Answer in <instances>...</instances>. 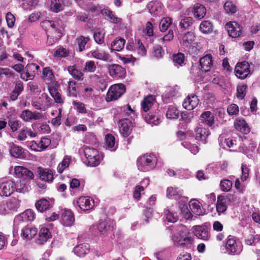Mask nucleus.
I'll return each mask as SVG.
<instances>
[{
    "label": "nucleus",
    "mask_w": 260,
    "mask_h": 260,
    "mask_svg": "<svg viewBox=\"0 0 260 260\" xmlns=\"http://www.w3.org/2000/svg\"><path fill=\"white\" fill-rule=\"evenodd\" d=\"M157 158L153 154H146L137 159V167L142 172H147L153 169L157 163Z\"/></svg>",
    "instance_id": "obj_1"
},
{
    "label": "nucleus",
    "mask_w": 260,
    "mask_h": 260,
    "mask_svg": "<svg viewBox=\"0 0 260 260\" xmlns=\"http://www.w3.org/2000/svg\"><path fill=\"white\" fill-rule=\"evenodd\" d=\"M84 154L85 157L84 163L90 167L98 166L103 158L102 154L96 149L88 147L84 148Z\"/></svg>",
    "instance_id": "obj_2"
},
{
    "label": "nucleus",
    "mask_w": 260,
    "mask_h": 260,
    "mask_svg": "<svg viewBox=\"0 0 260 260\" xmlns=\"http://www.w3.org/2000/svg\"><path fill=\"white\" fill-rule=\"evenodd\" d=\"M173 240L176 244L182 247L191 245L193 242L191 234L185 228L179 231L174 236Z\"/></svg>",
    "instance_id": "obj_3"
},
{
    "label": "nucleus",
    "mask_w": 260,
    "mask_h": 260,
    "mask_svg": "<svg viewBox=\"0 0 260 260\" xmlns=\"http://www.w3.org/2000/svg\"><path fill=\"white\" fill-rule=\"evenodd\" d=\"M125 91V86L122 83L113 85L107 93L106 100L107 102L115 101L124 94Z\"/></svg>",
    "instance_id": "obj_4"
},
{
    "label": "nucleus",
    "mask_w": 260,
    "mask_h": 260,
    "mask_svg": "<svg viewBox=\"0 0 260 260\" xmlns=\"http://www.w3.org/2000/svg\"><path fill=\"white\" fill-rule=\"evenodd\" d=\"M225 253L234 255L239 253L242 250V246L240 243L237 242L236 238L229 235L226 239L225 245Z\"/></svg>",
    "instance_id": "obj_5"
},
{
    "label": "nucleus",
    "mask_w": 260,
    "mask_h": 260,
    "mask_svg": "<svg viewBox=\"0 0 260 260\" xmlns=\"http://www.w3.org/2000/svg\"><path fill=\"white\" fill-rule=\"evenodd\" d=\"M39 69L40 67L38 64L34 63H28L25 67L24 71L21 73L20 77L25 81L32 80L38 74Z\"/></svg>",
    "instance_id": "obj_6"
},
{
    "label": "nucleus",
    "mask_w": 260,
    "mask_h": 260,
    "mask_svg": "<svg viewBox=\"0 0 260 260\" xmlns=\"http://www.w3.org/2000/svg\"><path fill=\"white\" fill-rule=\"evenodd\" d=\"M225 29L230 37L236 38L242 34V27L235 21L229 22L225 24Z\"/></svg>",
    "instance_id": "obj_7"
},
{
    "label": "nucleus",
    "mask_w": 260,
    "mask_h": 260,
    "mask_svg": "<svg viewBox=\"0 0 260 260\" xmlns=\"http://www.w3.org/2000/svg\"><path fill=\"white\" fill-rule=\"evenodd\" d=\"M249 67L250 66L247 62L238 63L235 68L236 76L241 79L246 78L250 73Z\"/></svg>",
    "instance_id": "obj_8"
},
{
    "label": "nucleus",
    "mask_w": 260,
    "mask_h": 260,
    "mask_svg": "<svg viewBox=\"0 0 260 260\" xmlns=\"http://www.w3.org/2000/svg\"><path fill=\"white\" fill-rule=\"evenodd\" d=\"M15 191V182L8 180L0 183V196L9 197Z\"/></svg>",
    "instance_id": "obj_9"
},
{
    "label": "nucleus",
    "mask_w": 260,
    "mask_h": 260,
    "mask_svg": "<svg viewBox=\"0 0 260 260\" xmlns=\"http://www.w3.org/2000/svg\"><path fill=\"white\" fill-rule=\"evenodd\" d=\"M101 13L105 17L106 20L111 23L121 24L122 19L118 17L115 13L108 7L100 10Z\"/></svg>",
    "instance_id": "obj_10"
},
{
    "label": "nucleus",
    "mask_w": 260,
    "mask_h": 260,
    "mask_svg": "<svg viewBox=\"0 0 260 260\" xmlns=\"http://www.w3.org/2000/svg\"><path fill=\"white\" fill-rule=\"evenodd\" d=\"M110 75L116 79L124 78L125 76L126 71L124 68L118 64H113L108 67Z\"/></svg>",
    "instance_id": "obj_11"
},
{
    "label": "nucleus",
    "mask_w": 260,
    "mask_h": 260,
    "mask_svg": "<svg viewBox=\"0 0 260 260\" xmlns=\"http://www.w3.org/2000/svg\"><path fill=\"white\" fill-rule=\"evenodd\" d=\"M192 232L196 236L203 240H209L210 238V235L206 226H194L192 228Z\"/></svg>",
    "instance_id": "obj_12"
},
{
    "label": "nucleus",
    "mask_w": 260,
    "mask_h": 260,
    "mask_svg": "<svg viewBox=\"0 0 260 260\" xmlns=\"http://www.w3.org/2000/svg\"><path fill=\"white\" fill-rule=\"evenodd\" d=\"M181 44L184 48L186 49L194 47L196 44V36L194 33L192 31L185 33L182 37Z\"/></svg>",
    "instance_id": "obj_13"
},
{
    "label": "nucleus",
    "mask_w": 260,
    "mask_h": 260,
    "mask_svg": "<svg viewBox=\"0 0 260 260\" xmlns=\"http://www.w3.org/2000/svg\"><path fill=\"white\" fill-rule=\"evenodd\" d=\"M119 127L120 133L123 137L128 136L132 129V123L127 118L121 119L119 122Z\"/></svg>",
    "instance_id": "obj_14"
},
{
    "label": "nucleus",
    "mask_w": 260,
    "mask_h": 260,
    "mask_svg": "<svg viewBox=\"0 0 260 260\" xmlns=\"http://www.w3.org/2000/svg\"><path fill=\"white\" fill-rule=\"evenodd\" d=\"M112 224L113 222L110 219L100 220L98 226V229L101 234L106 236L112 231Z\"/></svg>",
    "instance_id": "obj_15"
},
{
    "label": "nucleus",
    "mask_w": 260,
    "mask_h": 260,
    "mask_svg": "<svg viewBox=\"0 0 260 260\" xmlns=\"http://www.w3.org/2000/svg\"><path fill=\"white\" fill-rule=\"evenodd\" d=\"M20 117L25 121H29L32 120H39L43 117L42 113L38 112H32L29 110H25L21 114Z\"/></svg>",
    "instance_id": "obj_16"
},
{
    "label": "nucleus",
    "mask_w": 260,
    "mask_h": 260,
    "mask_svg": "<svg viewBox=\"0 0 260 260\" xmlns=\"http://www.w3.org/2000/svg\"><path fill=\"white\" fill-rule=\"evenodd\" d=\"M74 221V216L70 210L63 209L61 213V222L65 226H71Z\"/></svg>",
    "instance_id": "obj_17"
},
{
    "label": "nucleus",
    "mask_w": 260,
    "mask_h": 260,
    "mask_svg": "<svg viewBox=\"0 0 260 260\" xmlns=\"http://www.w3.org/2000/svg\"><path fill=\"white\" fill-rule=\"evenodd\" d=\"M199 102L197 96L194 94L190 95L184 100L182 105L187 110H191L198 106Z\"/></svg>",
    "instance_id": "obj_18"
},
{
    "label": "nucleus",
    "mask_w": 260,
    "mask_h": 260,
    "mask_svg": "<svg viewBox=\"0 0 260 260\" xmlns=\"http://www.w3.org/2000/svg\"><path fill=\"white\" fill-rule=\"evenodd\" d=\"M10 153L11 156L16 158H22L26 157L24 149L13 143L10 144Z\"/></svg>",
    "instance_id": "obj_19"
},
{
    "label": "nucleus",
    "mask_w": 260,
    "mask_h": 260,
    "mask_svg": "<svg viewBox=\"0 0 260 260\" xmlns=\"http://www.w3.org/2000/svg\"><path fill=\"white\" fill-rule=\"evenodd\" d=\"M201 69L203 72L209 71L212 66V56L210 54H207L201 57L200 59Z\"/></svg>",
    "instance_id": "obj_20"
},
{
    "label": "nucleus",
    "mask_w": 260,
    "mask_h": 260,
    "mask_svg": "<svg viewBox=\"0 0 260 260\" xmlns=\"http://www.w3.org/2000/svg\"><path fill=\"white\" fill-rule=\"evenodd\" d=\"M37 172L39 175L40 178L46 182H51L53 180V175L50 170L43 169L41 167L38 168Z\"/></svg>",
    "instance_id": "obj_21"
},
{
    "label": "nucleus",
    "mask_w": 260,
    "mask_h": 260,
    "mask_svg": "<svg viewBox=\"0 0 260 260\" xmlns=\"http://www.w3.org/2000/svg\"><path fill=\"white\" fill-rule=\"evenodd\" d=\"M196 138L197 140L206 143V139L210 135L209 130L208 128L200 125L196 128Z\"/></svg>",
    "instance_id": "obj_22"
},
{
    "label": "nucleus",
    "mask_w": 260,
    "mask_h": 260,
    "mask_svg": "<svg viewBox=\"0 0 260 260\" xmlns=\"http://www.w3.org/2000/svg\"><path fill=\"white\" fill-rule=\"evenodd\" d=\"M183 194V190L177 187H169L167 189V197L169 199L178 200Z\"/></svg>",
    "instance_id": "obj_23"
},
{
    "label": "nucleus",
    "mask_w": 260,
    "mask_h": 260,
    "mask_svg": "<svg viewBox=\"0 0 260 260\" xmlns=\"http://www.w3.org/2000/svg\"><path fill=\"white\" fill-rule=\"evenodd\" d=\"M29 184L28 181L24 179L20 180L16 183H15V190L23 193L27 192L30 189Z\"/></svg>",
    "instance_id": "obj_24"
},
{
    "label": "nucleus",
    "mask_w": 260,
    "mask_h": 260,
    "mask_svg": "<svg viewBox=\"0 0 260 260\" xmlns=\"http://www.w3.org/2000/svg\"><path fill=\"white\" fill-rule=\"evenodd\" d=\"M201 122L212 126L214 123V117L213 113L210 111H205L200 116Z\"/></svg>",
    "instance_id": "obj_25"
},
{
    "label": "nucleus",
    "mask_w": 260,
    "mask_h": 260,
    "mask_svg": "<svg viewBox=\"0 0 260 260\" xmlns=\"http://www.w3.org/2000/svg\"><path fill=\"white\" fill-rule=\"evenodd\" d=\"M92 57L95 59L101 60L104 61H111L112 59L110 55L107 52L104 50L99 51L98 50L92 51L91 54Z\"/></svg>",
    "instance_id": "obj_26"
},
{
    "label": "nucleus",
    "mask_w": 260,
    "mask_h": 260,
    "mask_svg": "<svg viewBox=\"0 0 260 260\" xmlns=\"http://www.w3.org/2000/svg\"><path fill=\"white\" fill-rule=\"evenodd\" d=\"M234 125L237 131L243 134H246L250 132V129L248 127L247 124L243 119H237L234 123Z\"/></svg>",
    "instance_id": "obj_27"
},
{
    "label": "nucleus",
    "mask_w": 260,
    "mask_h": 260,
    "mask_svg": "<svg viewBox=\"0 0 260 260\" xmlns=\"http://www.w3.org/2000/svg\"><path fill=\"white\" fill-rule=\"evenodd\" d=\"M35 215V213L32 210L27 209L24 212L19 214L16 219L23 222L31 221L34 219Z\"/></svg>",
    "instance_id": "obj_28"
},
{
    "label": "nucleus",
    "mask_w": 260,
    "mask_h": 260,
    "mask_svg": "<svg viewBox=\"0 0 260 260\" xmlns=\"http://www.w3.org/2000/svg\"><path fill=\"white\" fill-rule=\"evenodd\" d=\"M189 206L192 212L198 215H203L204 211L201 207L200 203L197 200H191L189 203Z\"/></svg>",
    "instance_id": "obj_29"
},
{
    "label": "nucleus",
    "mask_w": 260,
    "mask_h": 260,
    "mask_svg": "<svg viewBox=\"0 0 260 260\" xmlns=\"http://www.w3.org/2000/svg\"><path fill=\"white\" fill-rule=\"evenodd\" d=\"M227 199L223 196H219L216 203V210L220 214L226 210Z\"/></svg>",
    "instance_id": "obj_30"
},
{
    "label": "nucleus",
    "mask_w": 260,
    "mask_h": 260,
    "mask_svg": "<svg viewBox=\"0 0 260 260\" xmlns=\"http://www.w3.org/2000/svg\"><path fill=\"white\" fill-rule=\"evenodd\" d=\"M43 23L46 27H48L49 28H51L59 32L60 31L62 22L61 20L57 19L55 21L45 20L43 21Z\"/></svg>",
    "instance_id": "obj_31"
},
{
    "label": "nucleus",
    "mask_w": 260,
    "mask_h": 260,
    "mask_svg": "<svg viewBox=\"0 0 260 260\" xmlns=\"http://www.w3.org/2000/svg\"><path fill=\"white\" fill-rule=\"evenodd\" d=\"M51 237V233L49 230L46 228H42L39 233L38 243L39 244H43Z\"/></svg>",
    "instance_id": "obj_32"
},
{
    "label": "nucleus",
    "mask_w": 260,
    "mask_h": 260,
    "mask_svg": "<svg viewBox=\"0 0 260 260\" xmlns=\"http://www.w3.org/2000/svg\"><path fill=\"white\" fill-rule=\"evenodd\" d=\"M37 233V230L35 228L26 226L22 230L21 235L23 238L27 240L32 239Z\"/></svg>",
    "instance_id": "obj_33"
},
{
    "label": "nucleus",
    "mask_w": 260,
    "mask_h": 260,
    "mask_svg": "<svg viewBox=\"0 0 260 260\" xmlns=\"http://www.w3.org/2000/svg\"><path fill=\"white\" fill-rule=\"evenodd\" d=\"M38 211L43 212L50 209V202L46 199H41L38 201L35 204Z\"/></svg>",
    "instance_id": "obj_34"
},
{
    "label": "nucleus",
    "mask_w": 260,
    "mask_h": 260,
    "mask_svg": "<svg viewBox=\"0 0 260 260\" xmlns=\"http://www.w3.org/2000/svg\"><path fill=\"white\" fill-rule=\"evenodd\" d=\"M105 143L108 148L112 151H115L117 148L115 144V138L112 134H108L105 136Z\"/></svg>",
    "instance_id": "obj_35"
},
{
    "label": "nucleus",
    "mask_w": 260,
    "mask_h": 260,
    "mask_svg": "<svg viewBox=\"0 0 260 260\" xmlns=\"http://www.w3.org/2000/svg\"><path fill=\"white\" fill-rule=\"evenodd\" d=\"M125 41L122 38H116L111 43V50L120 51L124 47Z\"/></svg>",
    "instance_id": "obj_36"
},
{
    "label": "nucleus",
    "mask_w": 260,
    "mask_h": 260,
    "mask_svg": "<svg viewBox=\"0 0 260 260\" xmlns=\"http://www.w3.org/2000/svg\"><path fill=\"white\" fill-rule=\"evenodd\" d=\"M193 13L196 18L201 19L205 16L206 13V8L202 5L196 4L194 5Z\"/></svg>",
    "instance_id": "obj_37"
},
{
    "label": "nucleus",
    "mask_w": 260,
    "mask_h": 260,
    "mask_svg": "<svg viewBox=\"0 0 260 260\" xmlns=\"http://www.w3.org/2000/svg\"><path fill=\"white\" fill-rule=\"evenodd\" d=\"M94 200L89 197H82V211H87L93 209Z\"/></svg>",
    "instance_id": "obj_38"
},
{
    "label": "nucleus",
    "mask_w": 260,
    "mask_h": 260,
    "mask_svg": "<svg viewBox=\"0 0 260 260\" xmlns=\"http://www.w3.org/2000/svg\"><path fill=\"white\" fill-rule=\"evenodd\" d=\"M154 102L153 96L150 95L145 98L141 103L142 108L145 112H147L153 106Z\"/></svg>",
    "instance_id": "obj_39"
},
{
    "label": "nucleus",
    "mask_w": 260,
    "mask_h": 260,
    "mask_svg": "<svg viewBox=\"0 0 260 260\" xmlns=\"http://www.w3.org/2000/svg\"><path fill=\"white\" fill-rule=\"evenodd\" d=\"M166 115L168 119H177L179 117V112L177 108L170 105L168 107Z\"/></svg>",
    "instance_id": "obj_40"
},
{
    "label": "nucleus",
    "mask_w": 260,
    "mask_h": 260,
    "mask_svg": "<svg viewBox=\"0 0 260 260\" xmlns=\"http://www.w3.org/2000/svg\"><path fill=\"white\" fill-rule=\"evenodd\" d=\"M70 51L68 49L62 46L57 48L54 52V56L57 58L66 57L69 56Z\"/></svg>",
    "instance_id": "obj_41"
},
{
    "label": "nucleus",
    "mask_w": 260,
    "mask_h": 260,
    "mask_svg": "<svg viewBox=\"0 0 260 260\" xmlns=\"http://www.w3.org/2000/svg\"><path fill=\"white\" fill-rule=\"evenodd\" d=\"M179 204V208L182 216L186 219H191L192 217V214L188 208L187 205L185 203Z\"/></svg>",
    "instance_id": "obj_42"
},
{
    "label": "nucleus",
    "mask_w": 260,
    "mask_h": 260,
    "mask_svg": "<svg viewBox=\"0 0 260 260\" xmlns=\"http://www.w3.org/2000/svg\"><path fill=\"white\" fill-rule=\"evenodd\" d=\"M193 19L191 17H185L182 18L179 23V26L181 29L185 30L188 29L193 24Z\"/></svg>",
    "instance_id": "obj_43"
},
{
    "label": "nucleus",
    "mask_w": 260,
    "mask_h": 260,
    "mask_svg": "<svg viewBox=\"0 0 260 260\" xmlns=\"http://www.w3.org/2000/svg\"><path fill=\"white\" fill-rule=\"evenodd\" d=\"M145 119L147 123L153 125H157L160 122L159 116L153 114H148L145 116Z\"/></svg>",
    "instance_id": "obj_44"
},
{
    "label": "nucleus",
    "mask_w": 260,
    "mask_h": 260,
    "mask_svg": "<svg viewBox=\"0 0 260 260\" xmlns=\"http://www.w3.org/2000/svg\"><path fill=\"white\" fill-rule=\"evenodd\" d=\"M20 206V201L18 199L13 198L11 199L7 203L6 207L11 210H15Z\"/></svg>",
    "instance_id": "obj_45"
},
{
    "label": "nucleus",
    "mask_w": 260,
    "mask_h": 260,
    "mask_svg": "<svg viewBox=\"0 0 260 260\" xmlns=\"http://www.w3.org/2000/svg\"><path fill=\"white\" fill-rule=\"evenodd\" d=\"M43 78L46 81L52 82L54 80V75L52 70L49 67L44 68L43 70Z\"/></svg>",
    "instance_id": "obj_46"
},
{
    "label": "nucleus",
    "mask_w": 260,
    "mask_h": 260,
    "mask_svg": "<svg viewBox=\"0 0 260 260\" xmlns=\"http://www.w3.org/2000/svg\"><path fill=\"white\" fill-rule=\"evenodd\" d=\"M184 55L183 53H179L173 56V61L174 66L178 68L182 66L184 62Z\"/></svg>",
    "instance_id": "obj_47"
},
{
    "label": "nucleus",
    "mask_w": 260,
    "mask_h": 260,
    "mask_svg": "<svg viewBox=\"0 0 260 260\" xmlns=\"http://www.w3.org/2000/svg\"><path fill=\"white\" fill-rule=\"evenodd\" d=\"M200 29L202 32L208 34L212 31L213 26L210 21H204L201 23Z\"/></svg>",
    "instance_id": "obj_48"
},
{
    "label": "nucleus",
    "mask_w": 260,
    "mask_h": 260,
    "mask_svg": "<svg viewBox=\"0 0 260 260\" xmlns=\"http://www.w3.org/2000/svg\"><path fill=\"white\" fill-rule=\"evenodd\" d=\"M70 163V158L68 156H64L62 161L57 166V172L59 173H62L64 169L68 168Z\"/></svg>",
    "instance_id": "obj_49"
},
{
    "label": "nucleus",
    "mask_w": 260,
    "mask_h": 260,
    "mask_svg": "<svg viewBox=\"0 0 260 260\" xmlns=\"http://www.w3.org/2000/svg\"><path fill=\"white\" fill-rule=\"evenodd\" d=\"M50 10L54 12L58 13L63 10V6L59 0H51Z\"/></svg>",
    "instance_id": "obj_50"
},
{
    "label": "nucleus",
    "mask_w": 260,
    "mask_h": 260,
    "mask_svg": "<svg viewBox=\"0 0 260 260\" xmlns=\"http://www.w3.org/2000/svg\"><path fill=\"white\" fill-rule=\"evenodd\" d=\"M172 23V19L170 17H166L161 20L159 23V29L161 31L167 30Z\"/></svg>",
    "instance_id": "obj_51"
},
{
    "label": "nucleus",
    "mask_w": 260,
    "mask_h": 260,
    "mask_svg": "<svg viewBox=\"0 0 260 260\" xmlns=\"http://www.w3.org/2000/svg\"><path fill=\"white\" fill-rule=\"evenodd\" d=\"M68 71L74 78L77 80H80L81 77V72L77 68L76 66L69 67Z\"/></svg>",
    "instance_id": "obj_52"
},
{
    "label": "nucleus",
    "mask_w": 260,
    "mask_h": 260,
    "mask_svg": "<svg viewBox=\"0 0 260 260\" xmlns=\"http://www.w3.org/2000/svg\"><path fill=\"white\" fill-rule=\"evenodd\" d=\"M247 86L246 85L242 84L238 86L237 88V96L238 99H243L246 95Z\"/></svg>",
    "instance_id": "obj_53"
},
{
    "label": "nucleus",
    "mask_w": 260,
    "mask_h": 260,
    "mask_svg": "<svg viewBox=\"0 0 260 260\" xmlns=\"http://www.w3.org/2000/svg\"><path fill=\"white\" fill-rule=\"evenodd\" d=\"M233 185V183L231 181L228 179L221 180L220 183V187L221 189L223 191H229L231 190Z\"/></svg>",
    "instance_id": "obj_54"
},
{
    "label": "nucleus",
    "mask_w": 260,
    "mask_h": 260,
    "mask_svg": "<svg viewBox=\"0 0 260 260\" xmlns=\"http://www.w3.org/2000/svg\"><path fill=\"white\" fill-rule=\"evenodd\" d=\"M31 105L37 110L44 111L46 110L44 103L42 100H41V98L37 100H32L31 101Z\"/></svg>",
    "instance_id": "obj_55"
},
{
    "label": "nucleus",
    "mask_w": 260,
    "mask_h": 260,
    "mask_svg": "<svg viewBox=\"0 0 260 260\" xmlns=\"http://www.w3.org/2000/svg\"><path fill=\"white\" fill-rule=\"evenodd\" d=\"M4 76L7 78L14 77V73L9 68H0V80H2Z\"/></svg>",
    "instance_id": "obj_56"
},
{
    "label": "nucleus",
    "mask_w": 260,
    "mask_h": 260,
    "mask_svg": "<svg viewBox=\"0 0 260 260\" xmlns=\"http://www.w3.org/2000/svg\"><path fill=\"white\" fill-rule=\"evenodd\" d=\"M95 70L96 66L94 61L90 60L85 62L83 69L84 71L93 73L95 71Z\"/></svg>",
    "instance_id": "obj_57"
},
{
    "label": "nucleus",
    "mask_w": 260,
    "mask_h": 260,
    "mask_svg": "<svg viewBox=\"0 0 260 260\" xmlns=\"http://www.w3.org/2000/svg\"><path fill=\"white\" fill-rule=\"evenodd\" d=\"M94 39L96 43L102 44L104 43L105 32L103 31H99L94 33Z\"/></svg>",
    "instance_id": "obj_58"
},
{
    "label": "nucleus",
    "mask_w": 260,
    "mask_h": 260,
    "mask_svg": "<svg viewBox=\"0 0 260 260\" xmlns=\"http://www.w3.org/2000/svg\"><path fill=\"white\" fill-rule=\"evenodd\" d=\"M87 100H90L94 96L93 90L91 87H86L84 89V93L82 95Z\"/></svg>",
    "instance_id": "obj_59"
},
{
    "label": "nucleus",
    "mask_w": 260,
    "mask_h": 260,
    "mask_svg": "<svg viewBox=\"0 0 260 260\" xmlns=\"http://www.w3.org/2000/svg\"><path fill=\"white\" fill-rule=\"evenodd\" d=\"M166 219L171 222H175L178 220V216L176 213L171 212L169 210H165Z\"/></svg>",
    "instance_id": "obj_60"
},
{
    "label": "nucleus",
    "mask_w": 260,
    "mask_h": 260,
    "mask_svg": "<svg viewBox=\"0 0 260 260\" xmlns=\"http://www.w3.org/2000/svg\"><path fill=\"white\" fill-rule=\"evenodd\" d=\"M6 20L8 27L12 28L15 22V16L11 12H8L6 14Z\"/></svg>",
    "instance_id": "obj_61"
},
{
    "label": "nucleus",
    "mask_w": 260,
    "mask_h": 260,
    "mask_svg": "<svg viewBox=\"0 0 260 260\" xmlns=\"http://www.w3.org/2000/svg\"><path fill=\"white\" fill-rule=\"evenodd\" d=\"M224 8L228 13H234L236 11V8L231 2H226L224 5Z\"/></svg>",
    "instance_id": "obj_62"
},
{
    "label": "nucleus",
    "mask_w": 260,
    "mask_h": 260,
    "mask_svg": "<svg viewBox=\"0 0 260 260\" xmlns=\"http://www.w3.org/2000/svg\"><path fill=\"white\" fill-rule=\"evenodd\" d=\"M227 112L230 115H237L239 113V107L236 104H231L228 106Z\"/></svg>",
    "instance_id": "obj_63"
},
{
    "label": "nucleus",
    "mask_w": 260,
    "mask_h": 260,
    "mask_svg": "<svg viewBox=\"0 0 260 260\" xmlns=\"http://www.w3.org/2000/svg\"><path fill=\"white\" fill-rule=\"evenodd\" d=\"M144 32L148 36L151 37L153 35V26L151 22L148 21L145 26Z\"/></svg>",
    "instance_id": "obj_64"
}]
</instances>
